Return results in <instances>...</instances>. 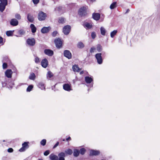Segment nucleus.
I'll list each match as a JSON object with an SVG mask.
<instances>
[{"instance_id":"nucleus-1","label":"nucleus","mask_w":160,"mask_h":160,"mask_svg":"<svg viewBox=\"0 0 160 160\" xmlns=\"http://www.w3.org/2000/svg\"><path fill=\"white\" fill-rule=\"evenodd\" d=\"M78 14L82 17H84L87 15V8L86 7H81L79 10Z\"/></svg>"},{"instance_id":"nucleus-2","label":"nucleus","mask_w":160,"mask_h":160,"mask_svg":"<svg viewBox=\"0 0 160 160\" xmlns=\"http://www.w3.org/2000/svg\"><path fill=\"white\" fill-rule=\"evenodd\" d=\"M29 143L28 142H24L22 144V147L19 149V151L20 152H23L28 148H29Z\"/></svg>"},{"instance_id":"nucleus-3","label":"nucleus","mask_w":160,"mask_h":160,"mask_svg":"<svg viewBox=\"0 0 160 160\" xmlns=\"http://www.w3.org/2000/svg\"><path fill=\"white\" fill-rule=\"evenodd\" d=\"M101 55V53H97L95 55L97 62L99 64H101L103 60Z\"/></svg>"},{"instance_id":"nucleus-4","label":"nucleus","mask_w":160,"mask_h":160,"mask_svg":"<svg viewBox=\"0 0 160 160\" xmlns=\"http://www.w3.org/2000/svg\"><path fill=\"white\" fill-rule=\"evenodd\" d=\"M46 17V14L42 11L40 12L38 14V18L39 21L44 20Z\"/></svg>"},{"instance_id":"nucleus-5","label":"nucleus","mask_w":160,"mask_h":160,"mask_svg":"<svg viewBox=\"0 0 160 160\" xmlns=\"http://www.w3.org/2000/svg\"><path fill=\"white\" fill-rule=\"evenodd\" d=\"M71 28L70 25H67L64 27L63 28V32L64 34L68 35L69 33Z\"/></svg>"},{"instance_id":"nucleus-6","label":"nucleus","mask_w":160,"mask_h":160,"mask_svg":"<svg viewBox=\"0 0 160 160\" xmlns=\"http://www.w3.org/2000/svg\"><path fill=\"white\" fill-rule=\"evenodd\" d=\"M27 43L30 46H33L35 45L36 41L35 39L33 38H28L27 40Z\"/></svg>"},{"instance_id":"nucleus-7","label":"nucleus","mask_w":160,"mask_h":160,"mask_svg":"<svg viewBox=\"0 0 160 160\" xmlns=\"http://www.w3.org/2000/svg\"><path fill=\"white\" fill-rule=\"evenodd\" d=\"M54 42L56 47L58 48H60L62 46V43L61 39L59 38L56 39L54 40Z\"/></svg>"},{"instance_id":"nucleus-8","label":"nucleus","mask_w":160,"mask_h":160,"mask_svg":"<svg viewBox=\"0 0 160 160\" xmlns=\"http://www.w3.org/2000/svg\"><path fill=\"white\" fill-rule=\"evenodd\" d=\"M64 56L68 58V59H70L72 58V55L71 52L68 50H66L63 52Z\"/></svg>"},{"instance_id":"nucleus-9","label":"nucleus","mask_w":160,"mask_h":160,"mask_svg":"<svg viewBox=\"0 0 160 160\" xmlns=\"http://www.w3.org/2000/svg\"><path fill=\"white\" fill-rule=\"evenodd\" d=\"M51 29V28L50 26L44 27L41 29V31L42 33L45 34L48 32Z\"/></svg>"},{"instance_id":"nucleus-10","label":"nucleus","mask_w":160,"mask_h":160,"mask_svg":"<svg viewBox=\"0 0 160 160\" xmlns=\"http://www.w3.org/2000/svg\"><path fill=\"white\" fill-rule=\"evenodd\" d=\"M44 52L45 54L49 56H52L54 54L53 51L50 49H45L44 50Z\"/></svg>"},{"instance_id":"nucleus-11","label":"nucleus","mask_w":160,"mask_h":160,"mask_svg":"<svg viewBox=\"0 0 160 160\" xmlns=\"http://www.w3.org/2000/svg\"><path fill=\"white\" fill-rule=\"evenodd\" d=\"M92 18L94 20L98 21L100 18V14L98 13H93L92 14Z\"/></svg>"},{"instance_id":"nucleus-12","label":"nucleus","mask_w":160,"mask_h":160,"mask_svg":"<svg viewBox=\"0 0 160 160\" xmlns=\"http://www.w3.org/2000/svg\"><path fill=\"white\" fill-rule=\"evenodd\" d=\"M48 64V62L46 58L42 59L41 62V65L42 67L45 68L47 67Z\"/></svg>"},{"instance_id":"nucleus-13","label":"nucleus","mask_w":160,"mask_h":160,"mask_svg":"<svg viewBox=\"0 0 160 160\" xmlns=\"http://www.w3.org/2000/svg\"><path fill=\"white\" fill-rule=\"evenodd\" d=\"M100 151L98 150H91L90 152V156H97L99 154Z\"/></svg>"},{"instance_id":"nucleus-14","label":"nucleus","mask_w":160,"mask_h":160,"mask_svg":"<svg viewBox=\"0 0 160 160\" xmlns=\"http://www.w3.org/2000/svg\"><path fill=\"white\" fill-rule=\"evenodd\" d=\"M10 24L12 26H15L18 25V22L17 19L13 18L11 19Z\"/></svg>"},{"instance_id":"nucleus-15","label":"nucleus","mask_w":160,"mask_h":160,"mask_svg":"<svg viewBox=\"0 0 160 160\" xmlns=\"http://www.w3.org/2000/svg\"><path fill=\"white\" fill-rule=\"evenodd\" d=\"M63 89L67 91H70L72 90L71 86L68 84H64L63 86Z\"/></svg>"},{"instance_id":"nucleus-16","label":"nucleus","mask_w":160,"mask_h":160,"mask_svg":"<svg viewBox=\"0 0 160 160\" xmlns=\"http://www.w3.org/2000/svg\"><path fill=\"white\" fill-rule=\"evenodd\" d=\"M65 153L63 152H60L58 154V160H65Z\"/></svg>"},{"instance_id":"nucleus-17","label":"nucleus","mask_w":160,"mask_h":160,"mask_svg":"<svg viewBox=\"0 0 160 160\" xmlns=\"http://www.w3.org/2000/svg\"><path fill=\"white\" fill-rule=\"evenodd\" d=\"M12 72L11 69L7 70L5 72L6 76L8 78H11L12 76Z\"/></svg>"},{"instance_id":"nucleus-18","label":"nucleus","mask_w":160,"mask_h":160,"mask_svg":"<svg viewBox=\"0 0 160 160\" xmlns=\"http://www.w3.org/2000/svg\"><path fill=\"white\" fill-rule=\"evenodd\" d=\"M27 18L28 20L31 22H33L34 20V18L33 16L31 14L29 13L28 14Z\"/></svg>"},{"instance_id":"nucleus-19","label":"nucleus","mask_w":160,"mask_h":160,"mask_svg":"<svg viewBox=\"0 0 160 160\" xmlns=\"http://www.w3.org/2000/svg\"><path fill=\"white\" fill-rule=\"evenodd\" d=\"M72 69L74 72H78L81 70V68H79L78 65L76 64L72 66Z\"/></svg>"},{"instance_id":"nucleus-20","label":"nucleus","mask_w":160,"mask_h":160,"mask_svg":"<svg viewBox=\"0 0 160 160\" xmlns=\"http://www.w3.org/2000/svg\"><path fill=\"white\" fill-rule=\"evenodd\" d=\"M50 159L51 160H58V156H57L53 154H51L49 156Z\"/></svg>"},{"instance_id":"nucleus-21","label":"nucleus","mask_w":160,"mask_h":160,"mask_svg":"<svg viewBox=\"0 0 160 160\" xmlns=\"http://www.w3.org/2000/svg\"><path fill=\"white\" fill-rule=\"evenodd\" d=\"M85 80L86 83H90L93 81L92 78L88 76H86L85 78Z\"/></svg>"},{"instance_id":"nucleus-22","label":"nucleus","mask_w":160,"mask_h":160,"mask_svg":"<svg viewBox=\"0 0 160 160\" xmlns=\"http://www.w3.org/2000/svg\"><path fill=\"white\" fill-rule=\"evenodd\" d=\"M31 32L32 33H34L36 32L37 28L33 24H31L30 26Z\"/></svg>"},{"instance_id":"nucleus-23","label":"nucleus","mask_w":160,"mask_h":160,"mask_svg":"<svg viewBox=\"0 0 160 160\" xmlns=\"http://www.w3.org/2000/svg\"><path fill=\"white\" fill-rule=\"evenodd\" d=\"M80 154L79 150L77 149H74L73 150V155L75 157H78Z\"/></svg>"},{"instance_id":"nucleus-24","label":"nucleus","mask_w":160,"mask_h":160,"mask_svg":"<svg viewBox=\"0 0 160 160\" xmlns=\"http://www.w3.org/2000/svg\"><path fill=\"white\" fill-rule=\"evenodd\" d=\"M84 27H85L87 29H89L92 28V25L90 24L88 22H85Z\"/></svg>"},{"instance_id":"nucleus-25","label":"nucleus","mask_w":160,"mask_h":160,"mask_svg":"<svg viewBox=\"0 0 160 160\" xmlns=\"http://www.w3.org/2000/svg\"><path fill=\"white\" fill-rule=\"evenodd\" d=\"M117 2H112L110 5V8L111 9H113L116 8L117 7Z\"/></svg>"},{"instance_id":"nucleus-26","label":"nucleus","mask_w":160,"mask_h":160,"mask_svg":"<svg viewBox=\"0 0 160 160\" xmlns=\"http://www.w3.org/2000/svg\"><path fill=\"white\" fill-rule=\"evenodd\" d=\"M5 4H3L2 3H0V11L2 12L5 10L6 6Z\"/></svg>"},{"instance_id":"nucleus-27","label":"nucleus","mask_w":160,"mask_h":160,"mask_svg":"<svg viewBox=\"0 0 160 160\" xmlns=\"http://www.w3.org/2000/svg\"><path fill=\"white\" fill-rule=\"evenodd\" d=\"M101 34L103 36H104L106 33V30L105 28L103 27H101L100 28Z\"/></svg>"},{"instance_id":"nucleus-28","label":"nucleus","mask_w":160,"mask_h":160,"mask_svg":"<svg viewBox=\"0 0 160 160\" xmlns=\"http://www.w3.org/2000/svg\"><path fill=\"white\" fill-rule=\"evenodd\" d=\"M38 86L42 90L45 89L44 84L42 82H39L38 84Z\"/></svg>"},{"instance_id":"nucleus-29","label":"nucleus","mask_w":160,"mask_h":160,"mask_svg":"<svg viewBox=\"0 0 160 160\" xmlns=\"http://www.w3.org/2000/svg\"><path fill=\"white\" fill-rule=\"evenodd\" d=\"M77 47L79 48H82L84 47V45L82 42H80L77 44Z\"/></svg>"},{"instance_id":"nucleus-30","label":"nucleus","mask_w":160,"mask_h":160,"mask_svg":"<svg viewBox=\"0 0 160 160\" xmlns=\"http://www.w3.org/2000/svg\"><path fill=\"white\" fill-rule=\"evenodd\" d=\"M36 78L35 74L33 73H32L30 74L29 77V78L32 80H34Z\"/></svg>"},{"instance_id":"nucleus-31","label":"nucleus","mask_w":160,"mask_h":160,"mask_svg":"<svg viewBox=\"0 0 160 160\" xmlns=\"http://www.w3.org/2000/svg\"><path fill=\"white\" fill-rule=\"evenodd\" d=\"M118 32L117 30H114L110 33V36L113 38L116 35Z\"/></svg>"},{"instance_id":"nucleus-32","label":"nucleus","mask_w":160,"mask_h":160,"mask_svg":"<svg viewBox=\"0 0 160 160\" xmlns=\"http://www.w3.org/2000/svg\"><path fill=\"white\" fill-rule=\"evenodd\" d=\"M65 152L66 154L69 155H71L73 152L72 150L70 148L65 150Z\"/></svg>"},{"instance_id":"nucleus-33","label":"nucleus","mask_w":160,"mask_h":160,"mask_svg":"<svg viewBox=\"0 0 160 160\" xmlns=\"http://www.w3.org/2000/svg\"><path fill=\"white\" fill-rule=\"evenodd\" d=\"M14 31H8L6 32V34L8 36H11L13 34Z\"/></svg>"},{"instance_id":"nucleus-34","label":"nucleus","mask_w":160,"mask_h":160,"mask_svg":"<svg viewBox=\"0 0 160 160\" xmlns=\"http://www.w3.org/2000/svg\"><path fill=\"white\" fill-rule=\"evenodd\" d=\"M79 151L80 152V153L81 155H83L85 154L86 151V150L84 148H82L80 149Z\"/></svg>"},{"instance_id":"nucleus-35","label":"nucleus","mask_w":160,"mask_h":160,"mask_svg":"<svg viewBox=\"0 0 160 160\" xmlns=\"http://www.w3.org/2000/svg\"><path fill=\"white\" fill-rule=\"evenodd\" d=\"M58 22L59 23H63L64 22V18L62 17L59 18H58Z\"/></svg>"},{"instance_id":"nucleus-36","label":"nucleus","mask_w":160,"mask_h":160,"mask_svg":"<svg viewBox=\"0 0 160 160\" xmlns=\"http://www.w3.org/2000/svg\"><path fill=\"white\" fill-rule=\"evenodd\" d=\"M33 88V85H29L27 89V91L29 92L31 91Z\"/></svg>"},{"instance_id":"nucleus-37","label":"nucleus","mask_w":160,"mask_h":160,"mask_svg":"<svg viewBox=\"0 0 160 160\" xmlns=\"http://www.w3.org/2000/svg\"><path fill=\"white\" fill-rule=\"evenodd\" d=\"M47 76V77H48L49 78H51V77H53V74L52 72H51L50 71H49L48 72Z\"/></svg>"},{"instance_id":"nucleus-38","label":"nucleus","mask_w":160,"mask_h":160,"mask_svg":"<svg viewBox=\"0 0 160 160\" xmlns=\"http://www.w3.org/2000/svg\"><path fill=\"white\" fill-rule=\"evenodd\" d=\"M97 50L99 52H100L102 51V47L100 44H98L97 45Z\"/></svg>"},{"instance_id":"nucleus-39","label":"nucleus","mask_w":160,"mask_h":160,"mask_svg":"<svg viewBox=\"0 0 160 160\" xmlns=\"http://www.w3.org/2000/svg\"><path fill=\"white\" fill-rule=\"evenodd\" d=\"M1 2L0 3H2L3 4H5V5H8V1L7 0H0Z\"/></svg>"},{"instance_id":"nucleus-40","label":"nucleus","mask_w":160,"mask_h":160,"mask_svg":"<svg viewBox=\"0 0 160 160\" xmlns=\"http://www.w3.org/2000/svg\"><path fill=\"white\" fill-rule=\"evenodd\" d=\"M46 143V140L45 139H42L40 142V144L44 146H45Z\"/></svg>"},{"instance_id":"nucleus-41","label":"nucleus","mask_w":160,"mask_h":160,"mask_svg":"<svg viewBox=\"0 0 160 160\" xmlns=\"http://www.w3.org/2000/svg\"><path fill=\"white\" fill-rule=\"evenodd\" d=\"M15 18L18 20H20L21 19V16L20 14L17 13L15 15Z\"/></svg>"},{"instance_id":"nucleus-42","label":"nucleus","mask_w":160,"mask_h":160,"mask_svg":"<svg viewBox=\"0 0 160 160\" xmlns=\"http://www.w3.org/2000/svg\"><path fill=\"white\" fill-rule=\"evenodd\" d=\"M18 32L19 34L20 35H24L25 33V32L22 29H20L19 30Z\"/></svg>"},{"instance_id":"nucleus-43","label":"nucleus","mask_w":160,"mask_h":160,"mask_svg":"<svg viewBox=\"0 0 160 160\" xmlns=\"http://www.w3.org/2000/svg\"><path fill=\"white\" fill-rule=\"evenodd\" d=\"M40 58L37 57H36L35 59V62L37 63H38L40 62Z\"/></svg>"},{"instance_id":"nucleus-44","label":"nucleus","mask_w":160,"mask_h":160,"mask_svg":"<svg viewBox=\"0 0 160 160\" xmlns=\"http://www.w3.org/2000/svg\"><path fill=\"white\" fill-rule=\"evenodd\" d=\"M91 37L92 39H94L96 37V34L95 32H92L91 33Z\"/></svg>"},{"instance_id":"nucleus-45","label":"nucleus","mask_w":160,"mask_h":160,"mask_svg":"<svg viewBox=\"0 0 160 160\" xmlns=\"http://www.w3.org/2000/svg\"><path fill=\"white\" fill-rule=\"evenodd\" d=\"M49 150H47L44 152V155L45 156H47L49 154Z\"/></svg>"},{"instance_id":"nucleus-46","label":"nucleus","mask_w":160,"mask_h":160,"mask_svg":"<svg viewBox=\"0 0 160 160\" xmlns=\"http://www.w3.org/2000/svg\"><path fill=\"white\" fill-rule=\"evenodd\" d=\"M7 64L6 63H3L2 64V67L3 69H6L7 67Z\"/></svg>"},{"instance_id":"nucleus-47","label":"nucleus","mask_w":160,"mask_h":160,"mask_svg":"<svg viewBox=\"0 0 160 160\" xmlns=\"http://www.w3.org/2000/svg\"><path fill=\"white\" fill-rule=\"evenodd\" d=\"M58 32L57 31H54L52 33V35L53 37H55L56 36Z\"/></svg>"},{"instance_id":"nucleus-48","label":"nucleus","mask_w":160,"mask_h":160,"mask_svg":"<svg viewBox=\"0 0 160 160\" xmlns=\"http://www.w3.org/2000/svg\"><path fill=\"white\" fill-rule=\"evenodd\" d=\"M32 1L34 4H37L39 1V0H32Z\"/></svg>"},{"instance_id":"nucleus-49","label":"nucleus","mask_w":160,"mask_h":160,"mask_svg":"<svg viewBox=\"0 0 160 160\" xmlns=\"http://www.w3.org/2000/svg\"><path fill=\"white\" fill-rule=\"evenodd\" d=\"M95 50V48L94 47H92L90 49V52L91 53H92L94 52V51Z\"/></svg>"},{"instance_id":"nucleus-50","label":"nucleus","mask_w":160,"mask_h":160,"mask_svg":"<svg viewBox=\"0 0 160 160\" xmlns=\"http://www.w3.org/2000/svg\"><path fill=\"white\" fill-rule=\"evenodd\" d=\"M13 150L12 148H9L8 150V152H13Z\"/></svg>"},{"instance_id":"nucleus-51","label":"nucleus","mask_w":160,"mask_h":160,"mask_svg":"<svg viewBox=\"0 0 160 160\" xmlns=\"http://www.w3.org/2000/svg\"><path fill=\"white\" fill-rule=\"evenodd\" d=\"M59 142H57L55 144L53 148H56L59 144Z\"/></svg>"},{"instance_id":"nucleus-52","label":"nucleus","mask_w":160,"mask_h":160,"mask_svg":"<svg viewBox=\"0 0 160 160\" xmlns=\"http://www.w3.org/2000/svg\"><path fill=\"white\" fill-rule=\"evenodd\" d=\"M3 42V38L0 36V44L1 43Z\"/></svg>"},{"instance_id":"nucleus-53","label":"nucleus","mask_w":160,"mask_h":160,"mask_svg":"<svg viewBox=\"0 0 160 160\" xmlns=\"http://www.w3.org/2000/svg\"><path fill=\"white\" fill-rule=\"evenodd\" d=\"M71 138L70 137H69L68 138H66V140L67 141H68L69 140H71Z\"/></svg>"},{"instance_id":"nucleus-54","label":"nucleus","mask_w":160,"mask_h":160,"mask_svg":"<svg viewBox=\"0 0 160 160\" xmlns=\"http://www.w3.org/2000/svg\"><path fill=\"white\" fill-rule=\"evenodd\" d=\"M84 73V72L83 71H82L80 72V74L82 75Z\"/></svg>"},{"instance_id":"nucleus-55","label":"nucleus","mask_w":160,"mask_h":160,"mask_svg":"<svg viewBox=\"0 0 160 160\" xmlns=\"http://www.w3.org/2000/svg\"><path fill=\"white\" fill-rule=\"evenodd\" d=\"M129 9H128L127 10V11L126 12V13H128L129 11Z\"/></svg>"},{"instance_id":"nucleus-56","label":"nucleus","mask_w":160,"mask_h":160,"mask_svg":"<svg viewBox=\"0 0 160 160\" xmlns=\"http://www.w3.org/2000/svg\"><path fill=\"white\" fill-rule=\"evenodd\" d=\"M91 1L93 2L95 1V0H90Z\"/></svg>"},{"instance_id":"nucleus-57","label":"nucleus","mask_w":160,"mask_h":160,"mask_svg":"<svg viewBox=\"0 0 160 160\" xmlns=\"http://www.w3.org/2000/svg\"><path fill=\"white\" fill-rule=\"evenodd\" d=\"M38 160H43L42 159H39Z\"/></svg>"},{"instance_id":"nucleus-58","label":"nucleus","mask_w":160,"mask_h":160,"mask_svg":"<svg viewBox=\"0 0 160 160\" xmlns=\"http://www.w3.org/2000/svg\"><path fill=\"white\" fill-rule=\"evenodd\" d=\"M65 141V139H63V141Z\"/></svg>"},{"instance_id":"nucleus-59","label":"nucleus","mask_w":160,"mask_h":160,"mask_svg":"<svg viewBox=\"0 0 160 160\" xmlns=\"http://www.w3.org/2000/svg\"><path fill=\"white\" fill-rule=\"evenodd\" d=\"M3 142H5V141L4 140L3 141Z\"/></svg>"},{"instance_id":"nucleus-60","label":"nucleus","mask_w":160,"mask_h":160,"mask_svg":"<svg viewBox=\"0 0 160 160\" xmlns=\"http://www.w3.org/2000/svg\"><path fill=\"white\" fill-rule=\"evenodd\" d=\"M92 87V85L91 86V87Z\"/></svg>"}]
</instances>
